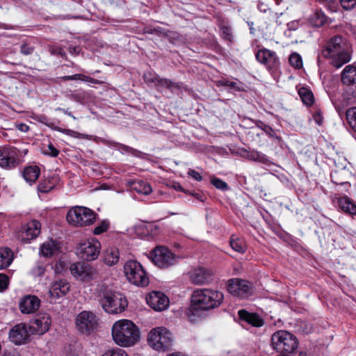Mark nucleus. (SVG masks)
<instances>
[{"label":"nucleus","mask_w":356,"mask_h":356,"mask_svg":"<svg viewBox=\"0 0 356 356\" xmlns=\"http://www.w3.org/2000/svg\"><path fill=\"white\" fill-rule=\"evenodd\" d=\"M13 260V253L8 248H0V269L8 267Z\"/></svg>","instance_id":"nucleus-28"},{"label":"nucleus","mask_w":356,"mask_h":356,"mask_svg":"<svg viewBox=\"0 0 356 356\" xmlns=\"http://www.w3.org/2000/svg\"><path fill=\"white\" fill-rule=\"evenodd\" d=\"M270 13L272 14L273 17L277 18V13H272L271 11H270Z\"/></svg>","instance_id":"nucleus-64"},{"label":"nucleus","mask_w":356,"mask_h":356,"mask_svg":"<svg viewBox=\"0 0 356 356\" xmlns=\"http://www.w3.org/2000/svg\"><path fill=\"white\" fill-rule=\"evenodd\" d=\"M109 227V222L106 220H103L101 223L95 227L93 233L96 235L102 234L106 232Z\"/></svg>","instance_id":"nucleus-45"},{"label":"nucleus","mask_w":356,"mask_h":356,"mask_svg":"<svg viewBox=\"0 0 356 356\" xmlns=\"http://www.w3.org/2000/svg\"><path fill=\"white\" fill-rule=\"evenodd\" d=\"M60 252L59 244L53 240L44 242L40 247V253L46 257H51L58 254Z\"/></svg>","instance_id":"nucleus-26"},{"label":"nucleus","mask_w":356,"mask_h":356,"mask_svg":"<svg viewBox=\"0 0 356 356\" xmlns=\"http://www.w3.org/2000/svg\"><path fill=\"white\" fill-rule=\"evenodd\" d=\"M211 182L216 188L220 190L225 191L228 188L227 184L219 178H212Z\"/></svg>","instance_id":"nucleus-44"},{"label":"nucleus","mask_w":356,"mask_h":356,"mask_svg":"<svg viewBox=\"0 0 356 356\" xmlns=\"http://www.w3.org/2000/svg\"><path fill=\"white\" fill-rule=\"evenodd\" d=\"M337 175H338V172L335 171V172H332L331 173V179H332V182L335 183L336 184H347L348 182L347 181H339L337 179Z\"/></svg>","instance_id":"nucleus-52"},{"label":"nucleus","mask_w":356,"mask_h":356,"mask_svg":"<svg viewBox=\"0 0 356 356\" xmlns=\"http://www.w3.org/2000/svg\"><path fill=\"white\" fill-rule=\"evenodd\" d=\"M193 195L197 200H200V201H204L203 200V196L199 193H194L193 194Z\"/></svg>","instance_id":"nucleus-60"},{"label":"nucleus","mask_w":356,"mask_h":356,"mask_svg":"<svg viewBox=\"0 0 356 356\" xmlns=\"http://www.w3.org/2000/svg\"><path fill=\"white\" fill-rule=\"evenodd\" d=\"M52 186H47L46 182H41L38 185V190L42 193H47L51 189Z\"/></svg>","instance_id":"nucleus-53"},{"label":"nucleus","mask_w":356,"mask_h":356,"mask_svg":"<svg viewBox=\"0 0 356 356\" xmlns=\"http://www.w3.org/2000/svg\"><path fill=\"white\" fill-rule=\"evenodd\" d=\"M212 277V272L204 267H198L190 272V278L192 283L201 285L208 284Z\"/></svg>","instance_id":"nucleus-19"},{"label":"nucleus","mask_w":356,"mask_h":356,"mask_svg":"<svg viewBox=\"0 0 356 356\" xmlns=\"http://www.w3.org/2000/svg\"><path fill=\"white\" fill-rule=\"evenodd\" d=\"M147 303L156 311L165 310L169 305L168 298L162 292L152 291L146 298Z\"/></svg>","instance_id":"nucleus-16"},{"label":"nucleus","mask_w":356,"mask_h":356,"mask_svg":"<svg viewBox=\"0 0 356 356\" xmlns=\"http://www.w3.org/2000/svg\"><path fill=\"white\" fill-rule=\"evenodd\" d=\"M70 270L74 277L84 282L92 280L97 273L92 266L85 262L74 263L70 266Z\"/></svg>","instance_id":"nucleus-15"},{"label":"nucleus","mask_w":356,"mask_h":356,"mask_svg":"<svg viewBox=\"0 0 356 356\" xmlns=\"http://www.w3.org/2000/svg\"><path fill=\"white\" fill-rule=\"evenodd\" d=\"M42 153L45 155L56 157L59 154V151L51 143H49L46 147L42 149Z\"/></svg>","instance_id":"nucleus-43"},{"label":"nucleus","mask_w":356,"mask_h":356,"mask_svg":"<svg viewBox=\"0 0 356 356\" xmlns=\"http://www.w3.org/2000/svg\"><path fill=\"white\" fill-rule=\"evenodd\" d=\"M273 349L281 353H291L298 348L296 337L286 330H278L271 337Z\"/></svg>","instance_id":"nucleus-5"},{"label":"nucleus","mask_w":356,"mask_h":356,"mask_svg":"<svg viewBox=\"0 0 356 356\" xmlns=\"http://www.w3.org/2000/svg\"><path fill=\"white\" fill-rule=\"evenodd\" d=\"M311 23L316 27L323 26L327 22V17L322 10H316L311 16Z\"/></svg>","instance_id":"nucleus-33"},{"label":"nucleus","mask_w":356,"mask_h":356,"mask_svg":"<svg viewBox=\"0 0 356 356\" xmlns=\"http://www.w3.org/2000/svg\"><path fill=\"white\" fill-rule=\"evenodd\" d=\"M97 293L102 307L108 313H121L127 306V299L122 294L112 291L104 284L98 287Z\"/></svg>","instance_id":"nucleus-4"},{"label":"nucleus","mask_w":356,"mask_h":356,"mask_svg":"<svg viewBox=\"0 0 356 356\" xmlns=\"http://www.w3.org/2000/svg\"><path fill=\"white\" fill-rule=\"evenodd\" d=\"M33 50H34L33 47H32L29 44H24L20 47V51L24 55L31 54L33 52Z\"/></svg>","instance_id":"nucleus-49"},{"label":"nucleus","mask_w":356,"mask_h":356,"mask_svg":"<svg viewBox=\"0 0 356 356\" xmlns=\"http://www.w3.org/2000/svg\"><path fill=\"white\" fill-rule=\"evenodd\" d=\"M19 150L15 147H0V166L6 168H14L18 163Z\"/></svg>","instance_id":"nucleus-14"},{"label":"nucleus","mask_w":356,"mask_h":356,"mask_svg":"<svg viewBox=\"0 0 356 356\" xmlns=\"http://www.w3.org/2000/svg\"><path fill=\"white\" fill-rule=\"evenodd\" d=\"M120 259V251L115 247L106 248L103 253V260L106 265L112 266L118 264Z\"/></svg>","instance_id":"nucleus-25"},{"label":"nucleus","mask_w":356,"mask_h":356,"mask_svg":"<svg viewBox=\"0 0 356 356\" xmlns=\"http://www.w3.org/2000/svg\"><path fill=\"white\" fill-rule=\"evenodd\" d=\"M244 156L248 160L259 162L263 164H268L270 162L268 157L261 152L257 150L248 151L245 150Z\"/></svg>","instance_id":"nucleus-29"},{"label":"nucleus","mask_w":356,"mask_h":356,"mask_svg":"<svg viewBox=\"0 0 356 356\" xmlns=\"http://www.w3.org/2000/svg\"><path fill=\"white\" fill-rule=\"evenodd\" d=\"M69 289L70 284L66 281L60 280L54 282L49 291L51 300H56L65 296L69 291Z\"/></svg>","instance_id":"nucleus-22"},{"label":"nucleus","mask_w":356,"mask_h":356,"mask_svg":"<svg viewBox=\"0 0 356 356\" xmlns=\"http://www.w3.org/2000/svg\"><path fill=\"white\" fill-rule=\"evenodd\" d=\"M223 299V293L219 291L209 289L194 291L191 305L186 310L189 321L195 323L202 319L206 311L219 307Z\"/></svg>","instance_id":"nucleus-1"},{"label":"nucleus","mask_w":356,"mask_h":356,"mask_svg":"<svg viewBox=\"0 0 356 356\" xmlns=\"http://www.w3.org/2000/svg\"><path fill=\"white\" fill-rule=\"evenodd\" d=\"M102 356H128V355L124 350L115 348L106 350Z\"/></svg>","instance_id":"nucleus-42"},{"label":"nucleus","mask_w":356,"mask_h":356,"mask_svg":"<svg viewBox=\"0 0 356 356\" xmlns=\"http://www.w3.org/2000/svg\"><path fill=\"white\" fill-rule=\"evenodd\" d=\"M258 8L261 12L266 13L267 10H270V9L268 8L267 5L261 3L258 5Z\"/></svg>","instance_id":"nucleus-58"},{"label":"nucleus","mask_w":356,"mask_h":356,"mask_svg":"<svg viewBox=\"0 0 356 356\" xmlns=\"http://www.w3.org/2000/svg\"><path fill=\"white\" fill-rule=\"evenodd\" d=\"M218 86H227L236 91L244 90V86L241 83H237L227 79H222L218 81Z\"/></svg>","instance_id":"nucleus-38"},{"label":"nucleus","mask_w":356,"mask_h":356,"mask_svg":"<svg viewBox=\"0 0 356 356\" xmlns=\"http://www.w3.org/2000/svg\"><path fill=\"white\" fill-rule=\"evenodd\" d=\"M255 57L257 61L264 65L270 72H275L280 66V60L276 53L268 49H259Z\"/></svg>","instance_id":"nucleus-13"},{"label":"nucleus","mask_w":356,"mask_h":356,"mask_svg":"<svg viewBox=\"0 0 356 356\" xmlns=\"http://www.w3.org/2000/svg\"><path fill=\"white\" fill-rule=\"evenodd\" d=\"M44 273V268L42 265H38L32 269V273L35 276H40Z\"/></svg>","instance_id":"nucleus-50"},{"label":"nucleus","mask_w":356,"mask_h":356,"mask_svg":"<svg viewBox=\"0 0 356 356\" xmlns=\"http://www.w3.org/2000/svg\"><path fill=\"white\" fill-rule=\"evenodd\" d=\"M100 250V243L97 239L91 238L79 244L76 254L83 259L94 261L97 259Z\"/></svg>","instance_id":"nucleus-10"},{"label":"nucleus","mask_w":356,"mask_h":356,"mask_svg":"<svg viewBox=\"0 0 356 356\" xmlns=\"http://www.w3.org/2000/svg\"><path fill=\"white\" fill-rule=\"evenodd\" d=\"M63 81L79 80L83 81V79H87L86 75L82 74H76L71 76H64L60 78Z\"/></svg>","instance_id":"nucleus-48"},{"label":"nucleus","mask_w":356,"mask_h":356,"mask_svg":"<svg viewBox=\"0 0 356 356\" xmlns=\"http://www.w3.org/2000/svg\"><path fill=\"white\" fill-rule=\"evenodd\" d=\"M124 272L127 279L134 285L146 286L149 284V278L141 266L134 260H129L124 265Z\"/></svg>","instance_id":"nucleus-7"},{"label":"nucleus","mask_w":356,"mask_h":356,"mask_svg":"<svg viewBox=\"0 0 356 356\" xmlns=\"http://www.w3.org/2000/svg\"><path fill=\"white\" fill-rule=\"evenodd\" d=\"M264 131H265L266 133L270 134V131H273V129H271V127H270L267 126V125H265Z\"/></svg>","instance_id":"nucleus-63"},{"label":"nucleus","mask_w":356,"mask_h":356,"mask_svg":"<svg viewBox=\"0 0 356 356\" xmlns=\"http://www.w3.org/2000/svg\"><path fill=\"white\" fill-rule=\"evenodd\" d=\"M86 78L87 79H83V81H85V82H90V83H95V84H102V83H104V81H103L97 80V79H95L91 78L88 76H86Z\"/></svg>","instance_id":"nucleus-55"},{"label":"nucleus","mask_w":356,"mask_h":356,"mask_svg":"<svg viewBox=\"0 0 356 356\" xmlns=\"http://www.w3.org/2000/svg\"><path fill=\"white\" fill-rule=\"evenodd\" d=\"M339 1L345 10H350L356 5V0H339Z\"/></svg>","instance_id":"nucleus-46"},{"label":"nucleus","mask_w":356,"mask_h":356,"mask_svg":"<svg viewBox=\"0 0 356 356\" xmlns=\"http://www.w3.org/2000/svg\"><path fill=\"white\" fill-rule=\"evenodd\" d=\"M39 121L53 130L65 134L67 135H70L73 137H79L78 135H79V134L78 132L70 129H62L59 127H57L54 123L51 122L49 119L47 118L46 116H41L40 118Z\"/></svg>","instance_id":"nucleus-30"},{"label":"nucleus","mask_w":356,"mask_h":356,"mask_svg":"<svg viewBox=\"0 0 356 356\" xmlns=\"http://www.w3.org/2000/svg\"><path fill=\"white\" fill-rule=\"evenodd\" d=\"M152 261L159 268H168L177 263V257L168 248L157 247L152 253Z\"/></svg>","instance_id":"nucleus-11"},{"label":"nucleus","mask_w":356,"mask_h":356,"mask_svg":"<svg viewBox=\"0 0 356 356\" xmlns=\"http://www.w3.org/2000/svg\"><path fill=\"white\" fill-rule=\"evenodd\" d=\"M8 277L5 274L0 273V291H5L8 286Z\"/></svg>","instance_id":"nucleus-47"},{"label":"nucleus","mask_w":356,"mask_h":356,"mask_svg":"<svg viewBox=\"0 0 356 356\" xmlns=\"http://www.w3.org/2000/svg\"><path fill=\"white\" fill-rule=\"evenodd\" d=\"M230 245L234 251L238 253H243L246 250L245 241L239 238H232L230 240Z\"/></svg>","instance_id":"nucleus-37"},{"label":"nucleus","mask_w":356,"mask_h":356,"mask_svg":"<svg viewBox=\"0 0 356 356\" xmlns=\"http://www.w3.org/2000/svg\"><path fill=\"white\" fill-rule=\"evenodd\" d=\"M112 337L115 343L122 347H130L140 339V330L131 321L119 320L112 326Z\"/></svg>","instance_id":"nucleus-3"},{"label":"nucleus","mask_w":356,"mask_h":356,"mask_svg":"<svg viewBox=\"0 0 356 356\" xmlns=\"http://www.w3.org/2000/svg\"><path fill=\"white\" fill-rule=\"evenodd\" d=\"M18 129L22 131H27L28 129H29V127L28 126H26V124H20L19 126H18Z\"/></svg>","instance_id":"nucleus-59"},{"label":"nucleus","mask_w":356,"mask_h":356,"mask_svg":"<svg viewBox=\"0 0 356 356\" xmlns=\"http://www.w3.org/2000/svg\"><path fill=\"white\" fill-rule=\"evenodd\" d=\"M63 113L70 117H72L74 120L76 119V118L68 111V109H64Z\"/></svg>","instance_id":"nucleus-61"},{"label":"nucleus","mask_w":356,"mask_h":356,"mask_svg":"<svg viewBox=\"0 0 356 356\" xmlns=\"http://www.w3.org/2000/svg\"><path fill=\"white\" fill-rule=\"evenodd\" d=\"M41 230V225L40 222L36 220L30 221L23 228L22 233V240L24 241H29L37 237Z\"/></svg>","instance_id":"nucleus-21"},{"label":"nucleus","mask_w":356,"mask_h":356,"mask_svg":"<svg viewBox=\"0 0 356 356\" xmlns=\"http://www.w3.org/2000/svg\"><path fill=\"white\" fill-rule=\"evenodd\" d=\"M81 49L79 47H70L69 51L72 55H77L79 54Z\"/></svg>","instance_id":"nucleus-57"},{"label":"nucleus","mask_w":356,"mask_h":356,"mask_svg":"<svg viewBox=\"0 0 356 356\" xmlns=\"http://www.w3.org/2000/svg\"><path fill=\"white\" fill-rule=\"evenodd\" d=\"M29 327L26 324L19 323L15 325L9 333V338L15 344L25 343L29 338Z\"/></svg>","instance_id":"nucleus-17"},{"label":"nucleus","mask_w":356,"mask_h":356,"mask_svg":"<svg viewBox=\"0 0 356 356\" xmlns=\"http://www.w3.org/2000/svg\"><path fill=\"white\" fill-rule=\"evenodd\" d=\"M339 209L350 216L356 215V205L350 198L346 196L335 197Z\"/></svg>","instance_id":"nucleus-24"},{"label":"nucleus","mask_w":356,"mask_h":356,"mask_svg":"<svg viewBox=\"0 0 356 356\" xmlns=\"http://www.w3.org/2000/svg\"><path fill=\"white\" fill-rule=\"evenodd\" d=\"M66 219L68 223L73 226L84 227L94 222L96 213L87 207L76 206L68 211Z\"/></svg>","instance_id":"nucleus-6"},{"label":"nucleus","mask_w":356,"mask_h":356,"mask_svg":"<svg viewBox=\"0 0 356 356\" xmlns=\"http://www.w3.org/2000/svg\"><path fill=\"white\" fill-rule=\"evenodd\" d=\"M8 134L4 131L0 130V138H7Z\"/></svg>","instance_id":"nucleus-62"},{"label":"nucleus","mask_w":356,"mask_h":356,"mask_svg":"<svg viewBox=\"0 0 356 356\" xmlns=\"http://www.w3.org/2000/svg\"><path fill=\"white\" fill-rule=\"evenodd\" d=\"M40 173V168L37 165H30L24 169L23 176L27 182L32 184L38 179Z\"/></svg>","instance_id":"nucleus-31"},{"label":"nucleus","mask_w":356,"mask_h":356,"mask_svg":"<svg viewBox=\"0 0 356 356\" xmlns=\"http://www.w3.org/2000/svg\"><path fill=\"white\" fill-rule=\"evenodd\" d=\"M238 314L241 320L244 321L252 326L261 327L264 324V320L255 313H250L241 309L238 311Z\"/></svg>","instance_id":"nucleus-23"},{"label":"nucleus","mask_w":356,"mask_h":356,"mask_svg":"<svg viewBox=\"0 0 356 356\" xmlns=\"http://www.w3.org/2000/svg\"><path fill=\"white\" fill-rule=\"evenodd\" d=\"M350 45L340 35L331 38L321 51L322 56L328 58L331 65L341 67L350 60Z\"/></svg>","instance_id":"nucleus-2"},{"label":"nucleus","mask_w":356,"mask_h":356,"mask_svg":"<svg viewBox=\"0 0 356 356\" xmlns=\"http://www.w3.org/2000/svg\"><path fill=\"white\" fill-rule=\"evenodd\" d=\"M132 188L138 193L148 195L152 192L151 186L146 181L138 180L133 183Z\"/></svg>","instance_id":"nucleus-34"},{"label":"nucleus","mask_w":356,"mask_h":356,"mask_svg":"<svg viewBox=\"0 0 356 356\" xmlns=\"http://www.w3.org/2000/svg\"><path fill=\"white\" fill-rule=\"evenodd\" d=\"M222 34L225 35V37L229 40H231L232 38V35L230 33V31L228 28L227 27H224L222 29Z\"/></svg>","instance_id":"nucleus-56"},{"label":"nucleus","mask_w":356,"mask_h":356,"mask_svg":"<svg viewBox=\"0 0 356 356\" xmlns=\"http://www.w3.org/2000/svg\"><path fill=\"white\" fill-rule=\"evenodd\" d=\"M346 119L351 129L356 132V107L348 109Z\"/></svg>","instance_id":"nucleus-39"},{"label":"nucleus","mask_w":356,"mask_h":356,"mask_svg":"<svg viewBox=\"0 0 356 356\" xmlns=\"http://www.w3.org/2000/svg\"><path fill=\"white\" fill-rule=\"evenodd\" d=\"M227 288L232 296L240 298H246L252 293V284L246 280L238 278L229 280Z\"/></svg>","instance_id":"nucleus-12"},{"label":"nucleus","mask_w":356,"mask_h":356,"mask_svg":"<svg viewBox=\"0 0 356 356\" xmlns=\"http://www.w3.org/2000/svg\"><path fill=\"white\" fill-rule=\"evenodd\" d=\"M76 326L82 333L90 334L94 332L98 325V318L95 314L88 311L80 312L76 317Z\"/></svg>","instance_id":"nucleus-9"},{"label":"nucleus","mask_w":356,"mask_h":356,"mask_svg":"<svg viewBox=\"0 0 356 356\" xmlns=\"http://www.w3.org/2000/svg\"><path fill=\"white\" fill-rule=\"evenodd\" d=\"M40 300L35 296L27 295L22 298L19 302V308L22 314H31L38 310Z\"/></svg>","instance_id":"nucleus-18"},{"label":"nucleus","mask_w":356,"mask_h":356,"mask_svg":"<svg viewBox=\"0 0 356 356\" xmlns=\"http://www.w3.org/2000/svg\"><path fill=\"white\" fill-rule=\"evenodd\" d=\"M104 143L108 147H115L122 154H125V153L134 154L135 152V149H133L132 147H129L125 145H123V144H121V143H117V142H115V141H113V140H104Z\"/></svg>","instance_id":"nucleus-36"},{"label":"nucleus","mask_w":356,"mask_h":356,"mask_svg":"<svg viewBox=\"0 0 356 356\" xmlns=\"http://www.w3.org/2000/svg\"><path fill=\"white\" fill-rule=\"evenodd\" d=\"M291 66L299 69L302 66V60L301 56L297 53H293L289 59Z\"/></svg>","instance_id":"nucleus-40"},{"label":"nucleus","mask_w":356,"mask_h":356,"mask_svg":"<svg viewBox=\"0 0 356 356\" xmlns=\"http://www.w3.org/2000/svg\"><path fill=\"white\" fill-rule=\"evenodd\" d=\"M51 319L46 314L37 316L29 326V330L32 334H42L46 332L50 326Z\"/></svg>","instance_id":"nucleus-20"},{"label":"nucleus","mask_w":356,"mask_h":356,"mask_svg":"<svg viewBox=\"0 0 356 356\" xmlns=\"http://www.w3.org/2000/svg\"><path fill=\"white\" fill-rule=\"evenodd\" d=\"M155 87L159 90H163L164 88L169 89L172 92L179 90L180 86L177 83L173 82L168 79H161L159 77Z\"/></svg>","instance_id":"nucleus-32"},{"label":"nucleus","mask_w":356,"mask_h":356,"mask_svg":"<svg viewBox=\"0 0 356 356\" xmlns=\"http://www.w3.org/2000/svg\"><path fill=\"white\" fill-rule=\"evenodd\" d=\"M298 95L304 104L311 106L314 102V95L310 90L302 87L298 90Z\"/></svg>","instance_id":"nucleus-35"},{"label":"nucleus","mask_w":356,"mask_h":356,"mask_svg":"<svg viewBox=\"0 0 356 356\" xmlns=\"http://www.w3.org/2000/svg\"><path fill=\"white\" fill-rule=\"evenodd\" d=\"M341 81L346 85L355 83L356 81V67L352 65L346 66L341 74Z\"/></svg>","instance_id":"nucleus-27"},{"label":"nucleus","mask_w":356,"mask_h":356,"mask_svg":"<svg viewBox=\"0 0 356 356\" xmlns=\"http://www.w3.org/2000/svg\"><path fill=\"white\" fill-rule=\"evenodd\" d=\"M188 175L196 181H200L202 179L201 175L195 170H189Z\"/></svg>","instance_id":"nucleus-51"},{"label":"nucleus","mask_w":356,"mask_h":356,"mask_svg":"<svg viewBox=\"0 0 356 356\" xmlns=\"http://www.w3.org/2000/svg\"><path fill=\"white\" fill-rule=\"evenodd\" d=\"M143 79L146 83H153L155 86L159 79V76L153 72L147 71L144 73Z\"/></svg>","instance_id":"nucleus-41"},{"label":"nucleus","mask_w":356,"mask_h":356,"mask_svg":"<svg viewBox=\"0 0 356 356\" xmlns=\"http://www.w3.org/2000/svg\"><path fill=\"white\" fill-rule=\"evenodd\" d=\"M172 333L163 327L152 329L148 335L149 346L157 350H165L169 348L172 346Z\"/></svg>","instance_id":"nucleus-8"},{"label":"nucleus","mask_w":356,"mask_h":356,"mask_svg":"<svg viewBox=\"0 0 356 356\" xmlns=\"http://www.w3.org/2000/svg\"><path fill=\"white\" fill-rule=\"evenodd\" d=\"M313 118L315 122L321 125L323 123V118L319 112H316L313 115Z\"/></svg>","instance_id":"nucleus-54"}]
</instances>
